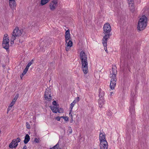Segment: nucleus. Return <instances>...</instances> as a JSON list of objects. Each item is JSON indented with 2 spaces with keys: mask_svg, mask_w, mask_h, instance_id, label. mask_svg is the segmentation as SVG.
Wrapping results in <instances>:
<instances>
[{
  "mask_svg": "<svg viewBox=\"0 0 149 149\" xmlns=\"http://www.w3.org/2000/svg\"><path fill=\"white\" fill-rule=\"evenodd\" d=\"M61 118V117L57 116V117H56L55 119L57 121H59L60 120Z\"/></svg>",
  "mask_w": 149,
  "mask_h": 149,
  "instance_id": "c9c22d12",
  "label": "nucleus"
},
{
  "mask_svg": "<svg viewBox=\"0 0 149 149\" xmlns=\"http://www.w3.org/2000/svg\"><path fill=\"white\" fill-rule=\"evenodd\" d=\"M76 101L75 100H74L73 102L71 104H70V111H72V108H73V107H74V104H75V103H76Z\"/></svg>",
  "mask_w": 149,
  "mask_h": 149,
  "instance_id": "4be33fe9",
  "label": "nucleus"
},
{
  "mask_svg": "<svg viewBox=\"0 0 149 149\" xmlns=\"http://www.w3.org/2000/svg\"><path fill=\"white\" fill-rule=\"evenodd\" d=\"M39 140H40L39 138L37 139V138H35L34 139V141L36 143H38L39 142Z\"/></svg>",
  "mask_w": 149,
  "mask_h": 149,
  "instance_id": "2f4dec72",
  "label": "nucleus"
},
{
  "mask_svg": "<svg viewBox=\"0 0 149 149\" xmlns=\"http://www.w3.org/2000/svg\"><path fill=\"white\" fill-rule=\"evenodd\" d=\"M112 93H113V92H111L110 95L111 96L112 95Z\"/></svg>",
  "mask_w": 149,
  "mask_h": 149,
  "instance_id": "a18cd8bd",
  "label": "nucleus"
},
{
  "mask_svg": "<svg viewBox=\"0 0 149 149\" xmlns=\"http://www.w3.org/2000/svg\"><path fill=\"white\" fill-rule=\"evenodd\" d=\"M23 31V30H19L18 27L17 26L12 32V37H14L16 38V37L20 36L22 34Z\"/></svg>",
  "mask_w": 149,
  "mask_h": 149,
  "instance_id": "39448f33",
  "label": "nucleus"
},
{
  "mask_svg": "<svg viewBox=\"0 0 149 149\" xmlns=\"http://www.w3.org/2000/svg\"><path fill=\"white\" fill-rule=\"evenodd\" d=\"M128 4H134V0H127Z\"/></svg>",
  "mask_w": 149,
  "mask_h": 149,
  "instance_id": "c756f323",
  "label": "nucleus"
},
{
  "mask_svg": "<svg viewBox=\"0 0 149 149\" xmlns=\"http://www.w3.org/2000/svg\"><path fill=\"white\" fill-rule=\"evenodd\" d=\"M129 8L130 10L132 13H133L135 11V7L134 4H132L129 5Z\"/></svg>",
  "mask_w": 149,
  "mask_h": 149,
  "instance_id": "f3484780",
  "label": "nucleus"
},
{
  "mask_svg": "<svg viewBox=\"0 0 149 149\" xmlns=\"http://www.w3.org/2000/svg\"><path fill=\"white\" fill-rule=\"evenodd\" d=\"M50 107L51 110L53 113H56L57 112L58 109V106H51Z\"/></svg>",
  "mask_w": 149,
  "mask_h": 149,
  "instance_id": "4468645a",
  "label": "nucleus"
},
{
  "mask_svg": "<svg viewBox=\"0 0 149 149\" xmlns=\"http://www.w3.org/2000/svg\"><path fill=\"white\" fill-rule=\"evenodd\" d=\"M71 116H72V118L71 119V120H70V123H72V122L73 121V119H72V115H71Z\"/></svg>",
  "mask_w": 149,
  "mask_h": 149,
  "instance_id": "37998d69",
  "label": "nucleus"
},
{
  "mask_svg": "<svg viewBox=\"0 0 149 149\" xmlns=\"http://www.w3.org/2000/svg\"><path fill=\"white\" fill-rule=\"evenodd\" d=\"M59 145L58 143H57L53 147L50 148V149H61L60 148H59Z\"/></svg>",
  "mask_w": 149,
  "mask_h": 149,
  "instance_id": "5701e85b",
  "label": "nucleus"
},
{
  "mask_svg": "<svg viewBox=\"0 0 149 149\" xmlns=\"http://www.w3.org/2000/svg\"><path fill=\"white\" fill-rule=\"evenodd\" d=\"M7 36H8V34H6L4 35V37H3V38H4V39H5V38H7Z\"/></svg>",
  "mask_w": 149,
  "mask_h": 149,
  "instance_id": "ea45409f",
  "label": "nucleus"
},
{
  "mask_svg": "<svg viewBox=\"0 0 149 149\" xmlns=\"http://www.w3.org/2000/svg\"><path fill=\"white\" fill-rule=\"evenodd\" d=\"M99 140L100 141L106 140L105 134H103L101 132L100 134Z\"/></svg>",
  "mask_w": 149,
  "mask_h": 149,
  "instance_id": "2eb2a0df",
  "label": "nucleus"
},
{
  "mask_svg": "<svg viewBox=\"0 0 149 149\" xmlns=\"http://www.w3.org/2000/svg\"><path fill=\"white\" fill-rule=\"evenodd\" d=\"M19 96V95L18 94H17L15 96V97L13 99L15 101V102L16 101V100H17L18 97Z\"/></svg>",
  "mask_w": 149,
  "mask_h": 149,
  "instance_id": "7c9ffc66",
  "label": "nucleus"
},
{
  "mask_svg": "<svg viewBox=\"0 0 149 149\" xmlns=\"http://www.w3.org/2000/svg\"><path fill=\"white\" fill-rule=\"evenodd\" d=\"M112 70L110 72V78H111V79L110 85V87L111 89L113 90L116 84L117 79L116 74L117 72L116 67H114L113 68L112 67Z\"/></svg>",
  "mask_w": 149,
  "mask_h": 149,
  "instance_id": "7ed1b4c3",
  "label": "nucleus"
},
{
  "mask_svg": "<svg viewBox=\"0 0 149 149\" xmlns=\"http://www.w3.org/2000/svg\"><path fill=\"white\" fill-rule=\"evenodd\" d=\"M61 118H63L65 121H67L68 120V118L67 116H61Z\"/></svg>",
  "mask_w": 149,
  "mask_h": 149,
  "instance_id": "cd10ccee",
  "label": "nucleus"
},
{
  "mask_svg": "<svg viewBox=\"0 0 149 149\" xmlns=\"http://www.w3.org/2000/svg\"><path fill=\"white\" fill-rule=\"evenodd\" d=\"M147 18L144 15H143L140 18L138 25V29L139 31L143 30L147 26Z\"/></svg>",
  "mask_w": 149,
  "mask_h": 149,
  "instance_id": "20e7f679",
  "label": "nucleus"
},
{
  "mask_svg": "<svg viewBox=\"0 0 149 149\" xmlns=\"http://www.w3.org/2000/svg\"><path fill=\"white\" fill-rule=\"evenodd\" d=\"M103 99H100H100L99 100V106L100 108H101L102 107L103 105L104 104L103 101H102V100Z\"/></svg>",
  "mask_w": 149,
  "mask_h": 149,
  "instance_id": "aec40b11",
  "label": "nucleus"
},
{
  "mask_svg": "<svg viewBox=\"0 0 149 149\" xmlns=\"http://www.w3.org/2000/svg\"><path fill=\"white\" fill-rule=\"evenodd\" d=\"M66 43H67V47H72L73 44L72 42L70 40H69Z\"/></svg>",
  "mask_w": 149,
  "mask_h": 149,
  "instance_id": "412c9836",
  "label": "nucleus"
},
{
  "mask_svg": "<svg viewBox=\"0 0 149 149\" xmlns=\"http://www.w3.org/2000/svg\"><path fill=\"white\" fill-rule=\"evenodd\" d=\"M100 92L99 94V96L100 97V99H103V96L105 94L104 92L103 91H102L101 89H100Z\"/></svg>",
  "mask_w": 149,
  "mask_h": 149,
  "instance_id": "a211bd4d",
  "label": "nucleus"
},
{
  "mask_svg": "<svg viewBox=\"0 0 149 149\" xmlns=\"http://www.w3.org/2000/svg\"><path fill=\"white\" fill-rule=\"evenodd\" d=\"M104 46V49L105 50V51L107 52V53H108V51H107V46Z\"/></svg>",
  "mask_w": 149,
  "mask_h": 149,
  "instance_id": "58836bf2",
  "label": "nucleus"
},
{
  "mask_svg": "<svg viewBox=\"0 0 149 149\" xmlns=\"http://www.w3.org/2000/svg\"><path fill=\"white\" fill-rule=\"evenodd\" d=\"M130 111L132 115L133 114V115L135 113L134 104L133 101L131 104V106L130 107Z\"/></svg>",
  "mask_w": 149,
  "mask_h": 149,
  "instance_id": "9b49d317",
  "label": "nucleus"
},
{
  "mask_svg": "<svg viewBox=\"0 0 149 149\" xmlns=\"http://www.w3.org/2000/svg\"><path fill=\"white\" fill-rule=\"evenodd\" d=\"M15 102H16L15 101L13 100L11 103H13V104H15Z\"/></svg>",
  "mask_w": 149,
  "mask_h": 149,
  "instance_id": "79ce46f5",
  "label": "nucleus"
},
{
  "mask_svg": "<svg viewBox=\"0 0 149 149\" xmlns=\"http://www.w3.org/2000/svg\"><path fill=\"white\" fill-rule=\"evenodd\" d=\"M23 149H27V146L26 145H25L23 147Z\"/></svg>",
  "mask_w": 149,
  "mask_h": 149,
  "instance_id": "a19ab883",
  "label": "nucleus"
},
{
  "mask_svg": "<svg viewBox=\"0 0 149 149\" xmlns=\"http://www.w3.org/2000/svg\"><path fill=\"white\" fill-rule=\"evenodd\" d=\"M26 128L28 129H30V125L28 122L26 123Z\"/></svg>",
  "mask_w": 149,
  "mask_h": 149,
  "instance_id": "c85d7f7f",
  "label": "nucleus"
},
{
  "mask_svg": "<svg viewBox=\"0 0 149 149\" xmlns=\"http://www.w3.org/2000/svg\"><path fill=\"white\" fill-rule=\"evenodd\" d=\"M14 139L16 140L17 143L21 141V139L19 137L17 138L16 139Z\"/></svg>",
  "mask_w": 149,
  "mask_h": 149,
  "instance_id": "473e14b6",
  "label": "nucleus"
},
{
  "mask_svg": "<svg viewBox=\"0 0 149 149\" xmlns=\"http://www.w3.org/2000/svg\"><path fill=\"white\" fill-rule=\"evenodd\" d=\"M58 3V0H53L49 3V7L51 10H54L56 8Z\"/></svg>",
  "mask_w": 149,
  "mask_h": 149,
  "instance_id": "0eeeda50",
  "label": "nucleus"
},
{
  "mask_svg": "<svg viewBox=\"0 0 149 149\" xmlns=\"http://www.w3.org/2000/svg\"><path fill=\"white\" fill-rule=\"evenodd\" d=\"M57 112H58L59 113H62L63 112V109L60 108L58 109H58Z\"/></svg>",
  "mask_w": 149,
  "mask_h": 149,
  "instance_id": "a878e982",
  "label": "nucleus"
},
{
  "mask_svg": "<svg viewBox=\"0 0 149 149\" xmlns=\"http://www.w3.org/2000/svg\"><path fill=\"white\" fill-rule=\"evenodd\" d=\"M65 37L66 43H67L68 40L71 39L70 30L69 29L66 31L65 32Z\"/></svg>",
  "mask_w": 149,
  "mask_h": 149,
  "instance_id": "9d476101",
  "label": "nucleus"
},
{
  "mask_svg": "<svg viewBox=\"0 0 149 149\" xmlns=\"http://www.w3.org/2000/svg\"><path fill=\"white\" fill-rule=\"evenodd\" d=\"M80 59L82 64V69L84 73L87 74L88 72V62L87 56L83 51H81L80 54Z\"/></svg>",
  "mask_w": 149,
  "mask_h": 149,
  "instance_id": "f257e3e1",
  "label": "nucleus"
},
{
  "mask_svg": "<svg viewBox=\"0 0 149 149\" xmlns=\"http://www.w3.org/2000/svg\"><path fill=\"white\" fill-rule=\"evenodd\" d=\"M14 105V104H13V103H11L10 104L8 109V110H9V108L10 107H12L13 106V105Z\"/></svg>",
  "mask_w": 149,
  "mask_h": 149,
  "instance_id": "f704fd0d",
  "label": "nucleus"
},
{
  "mask_svg": "<svg viewBox=\"0 0 149 149\" xmlns=\"http://www.w3.org/2000/svg\"><path fill=\"white\" fill-rule=\"evenodd\" d=\"M15 38L14 37H12L10 39L11 41H10V43L11 44H13L14 43V40L15 39Z\"/></svg>",
  "mask_w": 149,
  "mask_h": 149,
  "instance_id": "bb28decb",
  "label": "nucleus"
},
{
  "mask_svg": "<svg viewBox=\"0 0 149 149\" xmlns=\"http://www.w3.org/2000/svg\"><path fill=\"white\" fill-rule=\"evenodd\" d=\"M30 140V137L28 134L26 135L25 136L24 140V143L25 144H27Z\"/></svg>",
  "mask_w": 149,
  "mask_h": 149,
  "instance_id": "dca6fc26",
  "label": "nucleus"
},
{
  "mask_svg": "<svg viewBox=\"0 0 149 149\" xmlns=\"http://www.w3.org/2000/svg\"><path fill=\"white\" fill-rule=\"evenodd\" d=\"M103 29V32L105 34V35L102 39V43L103 46H107V40L111 35L110 33L111 31V27L109 23H106L104 25Z\"/></svg>",
  "mask_w": 149,
  "mask_h": 149,
  "instance_id": "f03ea898",
  "label": "nucleus"
},
{
  "mask_svg": "<svg viewBox=\"0 0 149 149\" xmlns=\"http://www.w3.org/2000/svg\"><path fill=\"white\" fill-rule=\"evenodd\" d=\"M18 143H17L16 140L13 139L12 140V142L9 144V147L10 148H16L18 146Z\"/></svg>",
  "mask_w": 149,
  "mask_h": 149,
  "instance_id": "1a4fd4ad",
  "label": "nucleus"
},
{
  "mask_svg": "<svg viewBox=\"0 0 149 149\" xmlns=\"http://www.w3.org/2000/svg\"><path fill=\"white\" fill-rule=\"evenodd\" d=\"M45 99L47 101H50L52 100V97L51 96V97H49V96H46V97H45Z\"/></svg>",
  "mask_w": 149,
  "mask_h": 149,
  "instance_id": "393cba45",
  "label": "nucleus"
},
{
  "mask_svg": "<svg viewBox=\"0 0 149 149\" xmlns=\"http://www.w3.org/2000/svg\"><path fill=\"white\" fill-rule=\"evenodd\" d=\"M100 147L101 149H107L108 145L106 140L100 141Z\"/></svg>",
  "mask_w": 149,
  "mask_h": 149,
  "instance_id": "6e6552de",
  "label": "nucleus"
},
{
  "mask_svg": "<svg viewBox=\"0 0 149 149\" xmlns=\"http://www.w3.org/2000/svg\"><path fill=\"white\" fill-rule=\"evenodd\" d=\"M52 104L54 105V106H58V105H56V101H54L52 102Z\"/></svg>",
  "mask_w": 149,
  "mask_h": 149,
  "instance_id": "72a5a7b5",
  "label": "nucleus"
},
{
  "mask_svg": "<svg viewBox=\"0 0 149 149\" xmlns=\"http://www.w3.org/2000/svg\"><path fill=\"white\" fill-rule=\"evenodd\" d=\"M69 134H70L72 133V130L71 129V127H69Z\"/></svg>",
  "mask_w": 149,
  "mask_h": 149,
  "instance_id": "e433bc0d",
  "label": "nucleus"
},
{
  "mask_svg": "<svg viewBox=\"0 0 149 149\" xmlns=\"http://www.w3.org/2000/svg\"><path fill=\"white\" fill-rule=\"evenodd\" d=\"M29 69L26 68H25L24 70L22 73L20 75V77L21 79L23 77L24 75H25L28 71Z\"/></svg>",
  "mask_w": 149,
  "mask_h": 149,
  "instance_id": "6ab92c4d",
  "label": "nucleus"
},
{
  "mask_svg": "<svg viewBox=\"0 0 149 149\" xmlns=\"http://www.w3.org/2000/svg\"><path fill=\"white\" fill-rule=\"evenodd\" d=\"M33 62V59L31 61L28 63L27 65H26V68H29V67L32 64Z\"/></svg>",
  "mask_w": 149,
  "mask_h": 149,
  "instance_id": "b1692460",
  "label": "nucleus"
},
{
  "mask_svg": "<svg viewBox=\"0 0 149 149\" xmlns=\"http://www.w3.org/2000/svg\"><path fill=\"white\" fill-rule=\"evenodd\" d=\"M74 100L76 101V103L77 102H78L79 100V98L78 97H77V98L75 100Z\"/></svg>",
  "mask_w": 149,
  "mask_h": 149,
  "instance_id": "4c0bfd02",
  "label": "nucleus"
},
{
  "mask_svg": "<svg viewBox=\"0 0 149 149\" xmlns=\"http://www.w3.org/2000/svg\"><path fill=\"white\" fill-rule=\"evenodd\" d=\"M66 50L67 51H68L69 50V48H68V47H67L66 48Z\"/></svg>",
  "mask_w": 149,
  "mask_h": 149,
  "instance_id": "c03bdc74",
  "label": "nucleus"
},
{
  "mask_svg": "<svg viewBox=\"0 0 149 149\" xmlns=\"http://www.w3.org/2000/svg\"><path fill=\"white\" fill-rule=\"evenodd\" d=\"M46 96H49V97H51V91L50 88H47L46 89L44 97H46Z\"/></svg>",
  "mask_w": 149,
  "mask_h": 149,
  "instance_id": "f8f14e48",
  "label": "nucleus"
},
{
  "mask_svg": "<svg viewBox=\"0 0 149 149\" xmlns=\"http://www.w3.org/2000/svg\"><path fill=\"white\" fill-rule=\"evenodd\" d=\"M9 39L8 38L4 39V38H3L2 46L7 51L9 49Z\"/></svg>",
  "mask_w": 149,
  "mask_h": 149,
  "instance_id": "423d86ee",
  "label": "nucleus"
},
{
  "mask_svg": "<svg viewBox=\"0 0 149 149\" xmlns=\"http://www.w3.org/2000/svg\"><path fill=\"white\" fill-rule=\"evenodd\" d=\"M9 5L10 8L12 9H14L16 7V4L15 1H9Z\"/></svg>",
  "mask_w": 149,
  "mask_h": 149,
  "instance_id": "ddd939ff",
  "label": "nucleus"
},
{
  "mask_svg": "<svg viewBox=\"0 0 149 149\" xmlns=\"http://www.w3.org/2000/svg\"><path fill=\"white\" fill-rule=\"evenodd\" d=\"M9 1H15V0H9Z\"/></svg>",
  "mask_w": 149,
  "mask_h": 149,
  "instance_id": "49530a36",
  "label": "nucleus"
}]
</instances>
